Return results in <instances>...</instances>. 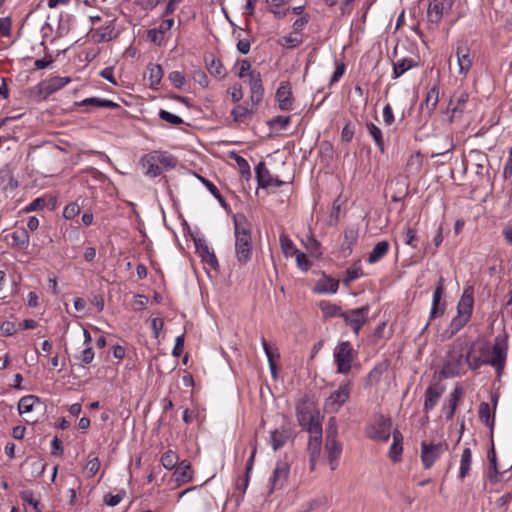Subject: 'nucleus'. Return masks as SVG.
<instances>
[{
  "label": "nucleus",
  "mask_w": 512,
  "mask_h": 512,
  "mask_svg": "<svg viewBox=\"0 0 512 512\" xmlns=\"http://www.w3.org/2000/svg\"><path fill=\"white\" fill-rule=\"evenodd\" d=\"M486 362L474 352V344L458 337L449 346L440 371L444 378H454L465 373L466 367L477 370Z\"/></svg>",
  "instance_id": "obj_1"
},
{
  "label": "nucleus",
  "mask_w": 512,
  "mask_h": 512,
  "mask_svg": "<svg viewBox=\"0 0 512 512\" xmlns=\"http://www.w3.org/2000/svg\"><path fill=\"white\" fill-rule=\"evenodd\" d=\"M474 307V289L472 286H467L463 289L462 295L457 303V313L451 319L450 324L445 330V335L448 338L453 337L467 323L471 320Z\"/></svg>",
  "instance_id": "obj_2"
},
{
  "label": "nucleus",
  "mask_w": 512,
  "mask_h": 512,
  "mask_svg": "<svg viewBox=\"0 0 512 512\" xmlns=\"http://www.w3.org/2000/svg\"><path fill=\"white\" fill-rule=\"evenodd\" d=\"M235 253L240 264H246L252 257V235L244 215L234 216Z\"/></svg>",
  "instance_id": "obj_3"
},
{
  "label": "nucleus",
  "mask_w": 512,
  "mask_h": 512,
  "mask_svg": "<svg viewBox=\"0 0 512 512\" xmlns=\"http://www.w3.org/2000/svg\"><path fill=\"white\" fill-rule=\"evenodd\" d=\"M334 361L337 373L348 374L354 360V350L349 341L340 342L334 349Z\"/></svg>",
  "instance_id": "obj_4"
},
{
  "label": "nucleus",
  "mask_w": 512,
  "mask_h": 512,
  "mask_svg": "<svg viewBox=\"0 0 512 512\" xmlns=\"http://www.w3.org/2000/svg\"><path fill=\"white\" fill-rule=\"evenodd\" d=\"M369 312V305H364L359 308L344 311L342 319L345 324L352 329L353 333L358 336L362 327L368 321Z\"/></svg>",
  "instance_id": "obj_5"
},
{
  "label": "nucleus",
  "mask_w": 512,
  "mask_h": 512,
  "mask_svg": "<svg viewBox=\"0 0 512 512\" xmlns=\"http://www.w3.org/2000/svg\"><path fill=\"white\" fill-rule=\"evenodd\" d=\"M351 382L347 381L339 385L325 401L324 407L328 413H337L350 397Z\"/></svg>",
  "instance_id": "obj_6"
},
{
  "label": "nucleus",
  "mask_w": 512,
  "mask_h": 512,
  "mask_svg": "<svg viewBox=\"0 0 512 512\" xmlns=\"http://www.w3.org/2000/svg\"><path fill=\"white\" fill-rule=\"evenodd\" d=\"M444 283H445V280L443 278V276H440L437 280V283H436V286H435V289L433 291V295H432V304H431V310H430V314H429V321L425 324L424 328L421 330V334H423L429 324H430V321L436 317H440L444 314L445 312V307H446V303L443 302L441 303V299H442V296L444 294Z\"/></svg>",
  "instance_id": "obj_7"
},
{
  "label": "nucleus",
  "mask_w": 512,
  "mask_h": 512,
  "mask_svg": "<svg viewBox=\"0 0 512 512\" xmlns=\"http://www.w3.org/2000/svg\"><path fill=\"white\" fill-rule=\"evenodd\" d=\"M448 450V444L444 441L438 443L422 442L421 444V459L426 469H429L434 462Z\"/></svg>",
  "instance_id": "obj_8"
},
{
  "label": "nucleus",
  "mask_w": 512,
  "mask_h": 512,
  "mask_svg": "<svg viewBox=\"0 0 512 512\" xmlns=\"http://www.w3.org/2000/svg\"><path fill=\"white\" fill-rule=\"evenodd\" d=\"M453 0H433L427 9V19L430 24L438 25L445 10L451 9Z\"/></svg>",
  "instance_id": "obj_9"
},
{
  "label": "nucleus",
  "mask_w": 512,
  "mask_h": 512,
  "mask_svg": "<svg viewBox=\"0 0 512 512\" xmlns=\"http://www.w3.org/2000/svg\"><path fill=\"white\" fill-rule=\"evenodd\" d=\"M507 346L504 341L498 337L495 339V343L492 346L491 357L489 360H484L485 364H490L497 371L503 369L507 356Z\"/></svg>",
  "instance_id": "obj_10"
},
{
  "label": "nucleus",
  "mask_w": 512,
  "mask_h": 512,
  "mask_svg": "<svg viewBox=\"0 0 512 512\" xmlns=\"http://www.w3.org/2000/svg\"><path fill=\"white\" fill-rule=\"evenodd\" d=\"M275 98L278 104V108L282 111H290L293 108V93L291 85L288 81L280 83L276 90Z\"/></svg>",
  "instance_id": "obj_11"
},
{
  "label": "nucleus",
  "mask_w": 512,
  "mask_h": 512,
  "mask_svg": "<svg viewBox=\"0 0 512 512\" xmlns=\"http://www.w3.org/2000/svg\"><path fill=\"white\" fill-rule=\"evenodd\" d=\"M196 253L201 257L202 262L208 264L212 269H218L219 262L213 250H211L204 238L194 239Z\"/></svg>",
  "instance_id": "obj_12"
},
{
  "label": "nucleus",
  "mask_w": 512,
  "mask_h": 512,
  "mask_svg": "<svg viewBox=\"0 0 512 512\" xmlns=\"http://www.w3.org/2000/svg\"><path fill=\"white\" fill-rule=\"evenodd\" d=\"M250 100L257 106L263 99L264 87L260 72L252 70L249 73Z\"/></svg>",
  "instance_id": "obj_13"
},
{
  "label": "nucleus",
  "mask_w": 512,
  "mask_h": 512,
  "mask_svg": "<svg viewBox=\"0 0 512 512\" xmlns=\"http://www.w3.org/2000/svg\"><path fill=\"white\" fill-rule=\"evenodd\" d=\"M391 426V419L381 416L372 427L370 438L380 442H387L390 438Z\"/></svg>",
  "instance_id": "obj_14"
},
{
  "label": "nucleus",
  "mask_w": 512,
  "mask_h": 512,
  "mask_svg": "<svg viewBox=\"0 0 512 512\" xmlns=\"http://www.w3.org/2000/svg\"><path fill=\"white\" fill-rule=\"evenodd\" d=\"M145 174L151 178H155L162 173V168L159 166L158 159L155 151L145 154L140 160Z\"/></svg>",
  "instance_id": "obj_15"
},
{
  "label": "nucleus",
  "mask_w": 512,
  "mask_h": 512,
  "mask_svg": "<svg viewBox=\"0 0 512 512\" xmlns=\"http://www.w3.org/2000/svg\"><path fill=\"white\" fill-rule=\"evenodd\" d=\"M456 56L459 66V73L466 75L473 65V53L467 46L461 45L456 49Z\"/></svg>",
  "instance_id": "obj_16"
},
{
  "label": "nucleus",
  "mask_w": 512,
  "mask_h": 512,
  "mask_svg": "<svg viewBox=\"0 0 512 512\" xmlns=\"http://www.w3.org/2000/svg\"><path fill=\"white\" fill-rule=\"evenodd\" d=\"M463 388L459 384H456L453 391L449 394L447 399V404L443 406V411L445 413V418L447 420H451L455 414L457 405L460 399L463 396Z\"/></svg>",
  "instance_id": "obj_17"
},
{
  "label": "nucleus",
  "mask_w": 512,
  "mask_h": 512,
  "mask_svg": "<svg viewBox=\"0 0 512 512\" xmlns=\"http://www.w3.org/2000/svg\"><path fill=\"white\" fill-rule=\"evenodd\" d=\"M439 102V86L434 84L427 92L424 102L420 106L422 113L431 116Z\"/></svg>",
  "instance_id": "obj_18"
},
{
  "label": "nucleus",
  "mask_w": 512,
  "mask_h": 512,
  "mask_svg": "<svg viewBox=\"0 0 512 512\" xmlns=\"http://www.w3.org/2000/svg\"><path fill=\"white\" fill-rule=\"evenodd\" d=\"M75 105L85 107L86 112H91L94 108H118L119 105L112 100L103 99L99 97L86 98L80 102H76Z\"/></svg>",
  "instance_id": "obj_19"
},
{
  "label": "nucleus",
  "mask_w": 512,
  "mask_h": 512,
  "mask_svg": "<svg viewBox=\"0 0 512 512\" xmlns=\"http://www.w3.org/2000/svg\"><path fill=\"white\" fill-rule=\"evenodd\" d=\"M445 388L441 385H430L425 391L424 411L429 412L434 409L439 399L444 393Z\"/></svg>",
  "instance_id": "obj_20"
},
{
  "label": "nucleus",
  "mask_w": 512,
  "mask_h": 512,
  "mask_svg": "<svg viewBox=\"0 0 512 512\" xmlns=\"http://www.w3.org/2000/svg\"><path fill=\"white\" fill-rule=\"evenodd\" d=\"M497 406V398H494L493 412H491L490 405L487 402H482L479 405V419L480 421L490 428L491 434L493 433L495 425V409Z\"/></svg>",
  "instance_id": "obj_21"
},
{
  "label": "nucleus",
  "mask_w": 512,
  "mask_h": 512,
  "mask_svg": "<svg viewBox=\"0 0 512 512\" xmlns=\"http://www.w3.org/2000/svg\"><path fill=\"white\" fill-rule=\"evenodd\" d=\"M469 100V94L465 91H455L451 96L448 104V110L452 112L453 115L456 113H463L467 102Z\"/></svg>",
  "instance_id": "obj_22"
},
{
  "label": "nucleus",
  "mask_w": 512,
  "mask_h": 512,
  "mask_svg": "<svg viewBox=\"0 0 512 512\" xmlns=\"http://www.w3.org/2000/svg\"><path fill=\"white\" fill-rule=\"evenodd\" d=\"M388 367V360H383L377 363L367 374L364 382L365 387H372L377 385L380 382L382 375L387 371Z\"/></svg>",
  "instance_id": "obj_23"
},
{
  "label": "nucleus",
  "mask_w": 512,
  "mask_h": 512,
  "mask_svg": "<svg viewBox=\"0 0 512 512\" xmlns=\"http://www.w3.org/2000/svg\"><path fill=\"white\" fill-rule=\"evenodd\" d=\"M116 36L114 21H109L106 25L99 27L92 34L95 43L108 42Z\"/></svg>",
  "instance_id": "obj_24"
},
{
  "label": "nucleus",
  "mask_w": 512,
  "mask_h": 512,
  "mask_svg": "<svg viewBox=\"0 0 512 512\" xmlns=\"http://www.w3.org/2000/svg\"><path fill=\"white\" fill-rule=\"evenodd\" d=\"M296 416L299 425L301 426L313 421V419L318 415L315 413V408L313 407L312 403L303 402L301 405L297 406Z\"/></svg>",
  "instance_id": "obj_25"
},
{
  "label": "nucleus",
  "mask_w": 512,
  "mask_h": 512,
  "mask_svg": "<svg viewBox=\"0 0 512 512\" xmlns=\"http://www.w3.org/2000/svg\"><path fill=\"white\" fill-rule=\"evenodd\" d=\"M291 437V431L285 427L275 429L270 434V444L274 451L283 447Z\"/></svg>",
  "instance_id": "obj_26"
},
{
  "label": "nucleus",
  "mask_w": 512,
  "mask_h": 512,
  "mask_svg": "<svg viewBox=\"0 0 512 512\" xmlns=\"http://www.w3.org/2000/svg\"><path fill=\"white\" fill-rule=\"evenodd\" d=\"M261 344H262L263 350L265 352V355L267 357L271 374H272L273 378H276L275 361L280 358V353L278 352V348L275 346L269 345L264 337H262V339H261Z\"/></svg>",
  "instance_id": "obj_27"
},
{
  "label": "nucleus",
  "mask_w": 512,
  "mask_h": 512,
  "mask_svg": "<svg viewBox=\"0 0 512 512\" xmlns=\"http://www.w3.org/2000/svg\"><path fill=\"white\" fill-rule=\"evenodd\" d=\"M358 239V230L355 228H347L344 231V240L341 250L345 257L352 253V248L356 244Z\"/></svg>",
  "instance_id": "obj_28"
},
{
  "label": "nucleus",
  "mask_w": 512,
  "mask_h": 512,
  "mask_svg": "<svg viewBox=\"0 0 512 512\" xmlns=\"http://www.w3.org/2000/svg\"><path fill=\"white\" fill-rule=\"evenodd\" d=\"M389 243L386 240L378 242L369 253L367 261L370 264L380 261L389 251Z\"/></svg>",
  "instance_id": "obj_29"
},
{
  "label": "nucleus",
  "mask_w": 512,
  "mask_h": 512,
  "mask_svg": "<svg viewBox=\"0 0 512 512\" xmlns=\"http://www.w3.org/2000/svg\"><path fill=\"white\" fill-rule=\"evenodd\" d=\"M173 480H192L193 471L189 461L183 460L178 462L174 468Z\"/></svg>",
  "instance_id": "obj_30"
},
{
  "label": "nucleus",
  "mask_w": 512,
  "mask_h": 512,
  "mask_svg": "<svg viewBox=\"0 0 512 512\" xmlns=\"http://www.w3.org/2000/svg\"><path fill=\"white\" fill-rule=\"evenodd\" d=\"M256 179L258 187L267 188L270 186V181L273 178L269 170L266 168L264 162H259L255 167Z\"/></svg>",
  "instance_id": "obj_31"
},
{
  "label": "nucleus",
  "mask_w": 512,
  "mask_h": 512,
  "mask_svg": "<svg viewBox=\"0 0 512 512\" xmlns=\"http://www.w3.org/2000/svg\"><path fill=\"white\" fill-rule=\"evenodd\" d=\"M417 66L412 58H403L393 63V78H399L408 70Z\"/></svg>",
  "instance_id": "obj_32"
},
{
  "label": "nucleus",
  "mask_w": 512,
  "mask_h": 512,
  "mask_svg": "<svg viewBox=\"0 0 512 512\" xmlns=\"http://www.w3.org/2000/svg\"><path fill=\"white\" fill-rule=\"evenodd\" d=\"M403 436L399 430L393 431V443L389 449V456L392 461L397 462L403 451L402 447Z\"/></svg>",
  "instance_id": "obj_33"
},
{
  "label": "nucleus",
  "mask_w": 512,
  "mask_h": 512,
  "mask_svg": "<svg viewBox=\"0 0 512 512\" xmlns=\"http://www.w3.org/2000/svg\"><path fill=\"white\" fill-rule=\"evenodd\" d=\"M205 61L207 70L211 75L220 79L225 76V70L220 59L211 55L210 57H206Z\"/></svg>",
  "instance_id": "obj_34"
},
{
  "label": "nucleus",
  "mask_w": 512,
  "mask_h": 512,
  "mask_svg": "<svg viewBox=\"0 0 512 512\" xmlns=\"http://www.w3.org/2000/svg\"><path fill=\"white\" fill-rule=\"evenodd\" d=\"M73 26V16L70 14H60L58 26L56 29V37L62 38L68 35Z\"/></svg>",
  "instance_id": "obj_35"
},
{
  "label": "nucleus",
  "mask_w": 512,
  "mask_h": 512,
  "mask_svg": "<svg viewBox=\"0 0 512 512\" xmlns=\"http://www.w3.org/2000/svg\"><path fill=\"white\" fill-rule=\"evenodd\" d=\"M147 70H148V74H149L148 80L150 83V87L153 89H156L163 78V75H164L163 69H162L161 65H159V64L150 63L147 66Z\"/></svg>",
  "instance_id": "obj_36"
},
{
  "label": "nucleus",
  "mask_w": 512,
  "mask_h": 512,
  "mask_svg": "<svg viewBox=\"0 0 512 512\" xmlns=\"http://www.w3.org/2000/svg\"><path fill=\"white\" fill-rule=\"evenodd\" d=\"M319 307L325 318L343 317L344 311L342 310V308L329 301H321L319 303Z\"/></svg>",
  "instance_id": "obj_37"
},
{
  "label": "nucleus",
  "mask_w": 512,
  "mask_h": 512,
  "mask_svg": "<svg viewBox=\"0 0 512 512\" xmlns=\"http://www.w3.org/2000/svg\"><path fill=\"white\" fill-rule=\"evenodd\" d=\"M41 404L40 398L35 395L23 396L18 403L19 414H25L33 411L35 405Z\"/></svg>",
  "instance_id": "obj_38"
},
{
  "label": "nucleus",
  "mask_w": 512,
  "mask_h": 512,
  "mask_svg": "<svg viewBox=\"0 0 512 512\" xmlns=\"http://www.w3.org/2000/svg\"><path fill=\"white\" fill-rule=\"evenodd\" d=\"M366 129L369 135L373 138L376 146L380 150L381 153L385 152V143L383 139V134L381 129L375 125L373 122L366 123Z\"/></svg>",
  "instance_id": "obj_39"
},
{
  "label": "nucleus",
  "mask_w": 512,
  "mask_h": 512,
  "mask_svg": "<svg viewBox=\"0 0 512 512\" xmlns=\"http://www.w3.org/2000/svg\"><path fill=\"white\" fill-rule=\"evenodd\" d=\"M159 166L166 170H171L176 167L178 161L176 157L166 151H155Z\"/></svg>",
  "instance_id": "obj_40"
},
{
  "label": "nucleus",
  "mask_w": 512,
  "mask_h": 512,
  "mask_svg": "<svg viewBox=\"0 0 512 512\" xmlns=\"http://www.w3.org/2000/svg\"><path fill=\"white\" fill-rule=\"evenodd\" d=\"M472 462V453L470 448H465L461 455L459 477L465 478L469 474Z\"/></svg>",
  "instance_id": "obj_41"
},
{
  "label": "nucleus",
  "mask_w": 512,
  "mask_h": 512,
  "mask_svg": "<svg viewBox=\"0 0 512 512\" xmlns=\"http://www.w3.org/2000/svg\"><path fill=\"white\" fill-rule=\"evenodd\" d=\"M279 241L281 250L286 257L294 256L299 251L287 234L282 233L279 237Z\"/></svg>",
  "instance_id": "obj_42"
},
{
  "label": "nucleus",
  "mask_w": 512,
  "mask_h": 512,
  "mask_svg": "<svg viewBox=\"0 0 512 512\" xmlns=\"http://www.w3.org/2000/svg\"><path fill=\"white\" fill-rule=\"evenodd\" d=\"M363 276V270L360 264H355L353 267L348 268L345 276L342 278V283L346 286L350 285L353 281Z\"/></svg>",
  "instance_id": "obj_43"
},
{
  "label": "nucleus",
  "mask_w": 512,
  "mask_h": 512,
  "mask_svg": "<svg viewBox=\"0 0 512 512\" xmlns=\"http://www.w3.org/2000/svg\"><path fill=\"white\" fill-rule=\"evenodd\" d=\"M290 473V465L285 460H280L277 462L276 467L273 471V479L272 480H286L289 477Z\"/></svg>",
  "instance_id": "obj_44"
},
{
  "label": "nucleus",
  "mask_w": 512,
  "mask_h": 512,
  "mask_svg": "<svg viewBox=\"0 0 512 512\" xmlns=\"http://www.w3.org/2000/svg\"><path fill=\"white\" fill-rule=\"evenodd\" d=\"M13 245L26 248L29 245V235L25 229L16 230L11 234Z\"/></svg>",
  "instance_id": "obj_45"
},
{
  "label": "nucleus",
  "mask_w": 512,
  "mask_h": 512,
  "mask_svg": "<svg viewBox=\"0 0 512 512\" xmlns=\"http://www.w3.org/2000/svg\"><path fill=\"white\" fill-rule=\"evenodd\" d=\"M487 458L489 461V467L487 472L488 478L490 480H493L495 477H497V475L500 474V471L498 470L497 467L496 452L493 445L491 449L488 451Z\"/></svg>",
  "instance_id": "obj_46"
},
{
  "label": "nucleus",
  "mask_w": 512,
  "mask_h": 512,
  "mask_svg": "<svg viewBox=\"0 0 512 512\" xmlns=\"http://www.w3.org/2000/svg\"><path fill=\"white\" fill-rule=\"evenodd\" d=\"M178 462H179V456L176 452H174L172 450L166 451L161 456V463H162L163 467L166 468L167 470L174 469L176 467V465L178 464Z\"/></svg>",
  "instance_id": "obj_47"
},
{
  "label": "nucleus",
  "mask_w": 512,
  "mask_h": 512,
  "mask_svg": "<svg viewBox=\"0 0 512 512\" xmlns=\"http://www.w3.org/2000/svg\"><path fill=\"white\" fill-rule=\"evenodd\" d=\"M232 156L239 167L242 178L249 180L251 177V170L248 161L242 156L236 154L235 152H232Z\"/></svg>",
  "instance_id": "obj_48"
},
{
  "label": "nucleus",
  "mask_w": 512,
  "mask_h": 512,
  "mask_svg": "<svg viewBox=\"0 0 512 512\" xmlns=\"http://www.w3.org/2000/svg\"><path fill=\"white\" fill-rule=\"evenodd\" d=\"M325 449L328 454L330 462L336 460L341 454V445L337 441V439L326 441Z\"/></svg>",
  "instance_id": "obj_49"
},
{
  "label": "nucleus",
  "mask_w": 512,
  "mask_h": 512,
  "mask_svg": "<svg viewBox=\"0 0 512 512\" xmlns=\"http://www.w3.org/2000/svg\"><path fill=\"white\" fill-rule=\"evenodd\" d=\"M320 285V292L335 294L339 288V281L333 278H325Z\"/></svg>",
  "instance_id": "obj_50"
},
{
  "label": "nucleus",
  "mask_w": 512,
  "mask_h": 512,
  "mask_svg": "<svg viewBox=\"0 0 512 512\" xmlns=\"http://www.w3.org/2000/svg\"><path fill=\"white\" fill-rule=\"evenodd\" d=\"M20 497L25 503L31 505L35 512H41L40 502L37 498H35L33 491L23 490L20 493Z\"/></svg>",
  "instance_id": "obj_51"
},
{
  "label": "nucleus",
  "mask_w": 512,
  "mask_h": 512,
  "mask_svg": "<svg viewBox=\"0 0 512 512\" xmlns=\"http://www.w3.org/2000/svg\"><path fill=\"white\" fill-rule=\"evenodd\" d=\"M253 114L252 109H248L247 107H244L243 105H237L233 108L231 111V116L233 117L234 121L241 122L246 117Z\"/></svg>",
  "instance_id": "obj_52"
},
{
  "label": "nucleus",
  "mask_w": 512,
  "mask_h": 512,
  "mask_svg": "<svg viewBox=\"0 0 512 512\" xmlns=\"http://www.w3.org/2000/svg\"><path fill=\"white\" fill-rule=\"evenodd\" d=\"M71 79L69 77H52L48 80V89L51 92H55L63 87H65Z\"/></svg>",
  "instance_id": "obj_53"
},
{
  "label": "nucleus",
  "mask_w": 512,
  "mask_h": 512,
  "mask_svg": "<svg viewBox=\"0 0 512 512\" xmlns=\"http://www.w3.org/2000/svg\"><path fill=\"white\" fill-rule=\"evenodd\" d=\"M290 121H291V117L290 116L278 115V116H275L272 119H270L267 122V124H268V126L270 128L278 127L279 129L284 130V129L287 128V126L289 125Z\"/></svg>",
  "instance_id": "obj_54"
},
{
  "label": "nucleus",
  "mask_w": 512,
  "mask_h": 512,
  "mask_svg": "<svg viewBox=\"0 0 512 512\" xmlns=\"http://www.w3.org/2000/svg\"><path fill=\"white\" fill-rule=\"evenodd\" d=\"M100 469V461L98 458L89 460L84 467V474L86 478H93Z\"/></svg>",
  "instance_id": "obj_55"
},
{
  "label": "nucleus",
  "mask_w": 512,
  "mask_h": 512,
  "mask_svg": "<svg viewBox=\"0 0 512 512\" xmlns=\"http://www.w3.org/2000/svg\"><path fill=\"white\" fill-rule=\"evenodd\" d=\"M301 427L306 429L309 432L310 436L322 435V425L318 419V416L316 418H314L313 421L308 422L307 424L301 425Z\"/></svg>",
  "instance_id": "obj_56"
},
{
  "label": "nucleus",
  "mask_w": 512,
  "mask_h": 512,
  "mask_svg": "<svg viewBox=\"0 0 512 512\" xmlns=\"http://www.w3.org/2000/svg\"><path fill=\"white\" fill-rule=\"evenodd\" d=\"M294 256H295L297 267L299 269L306 272L311 268L312 262L308 259L307 255L305 253L298 251Z\"/></svg>",
  "instance_id": "obj_57"
},
{
  "label": "nucleus",
  "mask_w": 512,
  "mask_h": 512,
  "mask_svg": "<svg viewBox=\"0 0 512 512\" xmlns=\"http://www.w3.org/2000/svg\"><path fill=\"white\" fill-rule=\"evenodd\" d=\"M294 33H291L289 35L283 36L279 40V44L286 46L287 48L294 49L297 46H299L302 43V39L298 38L297 36L293 35Z\"/></svg>",
  "instance_id": "obj_58"
},
{
  "label": "nucleus",
  "mask_w": 512,
  "mask_h": 512,
  "mask_svg": "<svg viewBox=\"0 0 512 512\" xmlns=\"http://www.w3.org/2000/svg\"><path fill=\"white\" fill-rule=\"evenodd\" d=\"M159 118L172 125H180L183 123V119L181 117L163 109L159 111Z\"/></svg>",
  "instance_id": "obj_59"
},
{
  "label": "nucleus",
  "mask_w": 512,
  "mask_h": 512,
  "mask_svg": "<svg viewBox=\"0 0 512 512\" xmlns=\"http://www.w3.org/2000/svg\"><path fill=\"white\" fill-rule=\"evenodd\" d=\"M168 79L173 84V86L178 89L182 88L186 82L184 74L180 71L170 72L168 75Z\"/></svg>",
  "instance_id": "obj_60"
},
{
  "label": "nucleus",
  "mask_w": 512,
  "mask_h": 512,
  "mask_svg": "<svg viewBox=\"0 0 512 512\" xmlns=\"http://www.w3.org/2000/svg\"><path fill=\"white\" fill-rule=\"evenodd\" d=\"M94 351L91 346H87L80 355L76 356L78 360H80V364L82 366L90 364L94 359Z\"/></svg>",
  "instance_id": "obj_61"
},
{
  "label": "nucleus",
  "mask_w": 512,
  "mask_h": 512,
  "mask_svg": "<svg viewBox=\"0 0 512 512\" xmlns=\"http://www.w3.org/2000/svg\"><path fill=\"white\" fill-rule=\"evenodd\" d=\"M124 496L125 492L117 494L106 493L103 497V501L107 506L114 507L122 501Z\"/></svg>",
  "instance_id": "obj_62"
},
{
  "label": "nucleus",
  "mask_w": 512,
  "mask_h": 512,
  "mask_svg": "<svg viewBox=\"0 0 512 512\" xmlns=\"http://www.w3.org/2000/svg\"><path fill=\"white\" fill-rule=\"evenodd\" d=\"M80 212V207L76 203H70L66 205L63 209V217L65 219H73L75 216H77Z\"/></svg>",
  "instance_id": "obj_63"
},
{
  "label": "nucleus",
  "mask_w": 512,
  "mask_h": 512,
  "mask_svg": "<svg viewBox=\"0 0 512 512\" xmlns=\"http://www.w3.org/2000/svg\"><path fill=\"white\" fill-rule=\"evenodd\" d=\"M404 243L412 248L417 247L416 232L411 227H407L403 232Z\"/></svg>",
  "instance_id": "obj_64"
}]
</instances>
